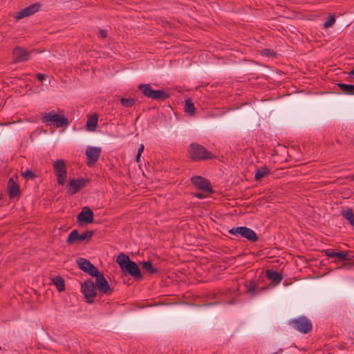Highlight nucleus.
Masks as SVG:
<instances>
[{"instance_id": "obj_1", "label": "nucleus", "mask_w": 354, "mask_h": 354, "mask_svg": "<svg viewBox=\"0 0 354 354\" xmlns=\"http://www.w3.org/2000/svg\"><path fill=\"white\" fill-rule=\"evenodd\" d=\"M122 271L127 272L132 276L135 279L140 280L142 279L140 270L136 263L130 260L129 256L120 253L116 259Z\"/></svg>"}, {"instance_id": "obj_2", "label": "nucleus", "mask_w": 354, "mask_h": 354, "mask_svg": "<svg viewBox=\"0 0 354 354\" xmlns=\"http://www.w3.org/2000/svg\"><path fill=\"white\" fill-rule=\"evenodd\" d=\"M189 158L193 161H203L216 158L210 151L198 143H192L188 149Z\"/></svg>"}, {"instance_id": "obj_3", "label": "nucleus", "mask_w": 354, "mask_h": 354, "mask_svg": "<svg viewBox=\"0 0 354 354\" xmlns=\"http://www.w3.org/2000/svg\"><path fill=\"white\" fill-rule=\"evenodd\" d=\"M138 88L145 97L153 100L165 101L169 97V93L165 90H155L149 84H140Z\"/></svg>"}, {"instance_id": "obj_4", "label": "nucleus", "mask_w": 354, "mask_h": 354, "mask_svg": "<svg viewBox=\"0 0 354 354\" xmlns=\"http://www.w3.org/2000/svg\"><path fill=\"white\" fill-rule=\"evenodd\" d=\"M41 121L46 126H50L53 124L57 127H68L69 124L67 118L57 114L54 111L46 113L42 116Z\"/></svg>"}, {"instance_id": "obj_5", "label": "nucleus", "mask_w": 354, "mask_h": 354, "mask_svg": "<svg viewBox=\"0 0 354 354\" xmlns=\"http://www.w3.org/2000/svg\"><path fill=\"white\" fill-rule=\"evenodd\" d=\"M289 325L301 333H308L313 329V324L309 319L305 316L290 320Z\"/></svg>"}, {"instance_id": "obj_6", "label": "nucleus", "mask_w": 354, "mask_h": 354, "mask_svg": "<svg viewBox=\"0 0 354 354\" xmlns=\"http://www.w3.org/2000/svg\"><path fill=\"white\" fill-rule=\"evenodd\" d=\"M229 233L236 236H240L254 243L259 240L257 234L250 228L245 226L232 227Z\"/></svg>"}, {"instance_id": "obj_7", "label": "nucleus", "mask_w": 354, "mask_h": 354, "mask_svg": "<svg viewBox=\"0 0 354 354\" xmlns=\"http://www.w3.org/2000/svg\"><path fill=\"white\" fill-rule=\"evenodd\" d=\"M53 170L57 177V183L64 185L67 178V167L63 159H58L53 163Z\"/></svg>"}, {"instance_id": "obj_8", "label": "nucleus", "mask_w": 354, "mask_h": 354, "mask_svg": "<svg viewBox=\"0 0 354 354\" xmlns=\"http://www.w3.org/2000/svg\"><path fill=\"white\" fill-rule=\"evenodd\" d=\"M81 291L83 293L86 301L91 304L97 295L95 283L91 279L85 281L81 283Z\"/></svg>"}, {"instance_id": "obj_9", "label": "nucleus", "mask_w": 354, "mask_h": 354, "mask_svg": "<svg viewBox=\"0 0 354 354\" xmlns=\"http://www.w3.org/2000/svg\"><path fill=\"white\" fill-rule=\"evenodd\" d=\"M93 234H94V231H93V230H88V231H86L84 233L80 234L77 230H74L68 236L66 243L70 245V244L73 243L75 241L88 242L91 239Z\"/></svg>"}, {"instance_id": "obj_10", "label": "nucleus", "mask_w": 354, "mask_h": 354, "mask_svg": "<svg viewBox=\"0 0 354 354\" xmlns=\"http://www.w3.org/2000/svg\"><path fill=\"white\" fill-rule=\"evenodd\" d=\"M95 277V286L99 291L105 295H111L113 289L111 288L107 280L104 278L103 273L98 271V274L94 275Z\"/></svg>"}, {"instance_id": "obj_11", "label": "nucleus", "mask_w": 354, "mask_h": 354, "mask_svg": "<svg viewBox=\"0 0 354 354\" xmlns=\"http://www.w3.org/2000/svg\"><path fill=\"white\" fill-rule=\"evenodd\" d=\"M76 263L80 270L88 274L90 276L94 277V275L98 274V269L93 265L89 260L79 257L77 259Z\"/></svg>"}, {"instance_id": "obj_12", "label": "nucleus", "mask_w": 354, "mask_h": 354, "mask_svg": "<svg viewBox=\"0 0 354 354\" xmlns=\"http://www.w3.org/2000/svg\"><path fill=\"white\" fill-rule=\"evenodd\" d=\"M88 181V178H72L69 180L67 185L68 192L70 194H75L84 187Z\"/></svg>"}, {"instance_id": "obj_13", "label": "nucleus", "mask_w": 354, "mask_h": 354, "mask_svg": "<svg viewBox=\"0 0 354 354\" xmlns=\"http://www.w3.org/2000/svg\"><path fill=\"white\" fill-rule=\"evenodd\" d=\"M191 181L198 189L207 193L213 192L210 182L205 178L196 176L192 177Z\"/></svg>"}, {"instance_id": "obj_14", "label": "nucleus", "mask_w": 354, "mask_h": 354, "mask_svg": "<svg viewBox=\"0 0 354 354\" xmlns=\"http://www.w3.org/2000/svg\"><path fill=\"white\" fill-rule=\"evenodd\" d=\"M326 255L330 258H337L341 261H346L351 262L347 263L346 266L348 267H351L353 263H352L353 259H354V252H336L333 251H326Z\"/></svg>"}, {"instance_id": "obj_15", "label": "nucleus", "mask_w": 354, "mask_h": 354, "mask_svg": "<svg viewBox=\"0 0 354 354\" xmlns=\"http://www.w3.org/2000/svg\"><path fill=\"white\" fill-rule=\"evenodd\" d=\"M12 55L15 62H26L30 58V52L19 46L13 48Z\"/></svg>"}, {"instance_id": "obj_16", "label": "nucleus", "mask_w": 354, "mask_h": 354, "mask_svg": "<svg viewBox=\"0 0 354 354\" xmlns=\"http://www.w3.org/2000/svg\"><path fill=\"white\" fill-rule=\"evenodd\" d=\"M40 3H35L30 6H27L23 10L18 12L16 15V18L18 19H23L26 17L31 16L36 13L40 8Z\"/></svg>"}, {"instance_id": "obj_17", "label": "nucleus", "mask_w": 354, "mask_h": 354, "mask_svg": "<svg viewBox=\"0 0 354 354\" xmlns=\"http://www.w3.org/2000/svg\"><path fill=\"white\" fill-rule=\"evenodd\" d=\"M101 150L98 147H88L86 151L87 165L91 166L95 163L100 155Z\"/></svg>"}, {"instance_id": "obj_18", "label": "nucleus", "mask_w": 354, "mask_h": 354, "mask_svg": "<svg viewBox=\"0 0 354 354\" xmlns=\"http://www.w3.org/2000/svg\"><path fill=\"white\" fill-rule=\"evenodd\" d=\"M93 213L88 207H84L81 212L77 215V220L78 223H91L93 221Z\"/></svg>"}, {"instance_id": "obj_19", "label": "nucleus", "mask_w": 354, "mask_h": 354, "mask_svg": "<svg viewBox=\"0 0 354 354\" xmlns=\"http://www.w3.org/2000/svg\"><path fill=\"white\" fill-rule=\"evenodd\" d=\"M8 195L10 198H14L19 196V187L12 178L8 180Z\"/></svg>"}, {"instance_id": "obj_20", "label": "nucleus", "mask_w": 354, "mask_h": 354, "mask_svg": "<svg viewBox=\"0 0 354 354\" xmlns=\"http://www.w3.org/2000/svg\"><path fill=\"white\" fill-rule=\"evenodd\" d=\"M266 277L271 280L274 285L279 284L283 279L281 274L271 270H266Z\"/></svg>"}, {"instance_id": "obj_21", "label": "nucleus", "mask_w": 354, "mask_h": 354, "mask_svg": "<svg viewBox=\"0 0 354 354\" xmlns=\"http://www.w3.org/2000/svg\"><path fill=\"white\" fill-rule=\"evenodd\" d=\"M270 174V170L265 167L257 169L254 174V179L259 180Z\"/></svg>"}, {"instance_id": "obj_22", "label": "nucleus", "mask_w": 354, "mask_h": 354, "mask_svg": "<svg viewBox=\"0 0 354 354\" xmlns=\"http://www.w3.org/2000/svg\"><path fill=\"white\" fill-rule=\"evenodd\" d=\"M53 283L59 292L65 290V283L64 279L60 277H55L53 279Z\"/></svg>"}, {"instance_id": "obj_23", "label": "nucleus", "mask_w": 354, "mask_h": 354, "mask_svg": "<svg viewBox=\"0 0 354 354\" xmlns=\"http://www.w3.org/2000/svg\"><path fill=\"white\" fill-rule=\"evenodd\" d=\"M338 87L346 94L353 95L354 94V85L347 84L344 83H339Z\"/></svg>"}, {"instance_id": "obj_24", "label": "nucleus", "mask_w": 354, "mask_h": 354, "mask_svg": "<svg viewBox=\"0 0 354 354\" xmlns=\"http://www.w3.org/2000/svg\"><path fill=\"white\" fill-rule=\"evenodd\" d=\"M344 217L349 222V223L354 227V213L351 208L342 212Z\"/></svg>"}, {"instance_id": "obj_25", "label": "nucleus", "mask_w": 354, "mask_h": 354, "mask_svg": "<svg viewBox=\"0 0 354 354\" xmlns=\"http://www.w3.org/2000/svg\"><path fill=\"white\" fill-rule=\"evenodd\" d=\"M97 119L95 116L90 117L86 122V127L88 130L93 131L97 127Z\"/></svg>"}, {"instance_id": "obj_26", "label": "nucleus", "mask_w": 354, "mask_h": 354, "mask_svg": "<svg viewBox=\"0 0 354 354\" xmlns=\"http://www.w3.org/2000/svg\"><path fill=\"white\" fill-rule=\"evenodd\" d=\"M185 110L186 113L189 115H193L195 113L194 104L191 100L188 99L185 100Z\"/></svg>"}, {"instance_id": "obj_27", "label": "nucleus", "mask_w": 354, "mask_h": 354, "mask_svg": "<svg viewBox=\"0 0 354 354\" xmlns=\"http://www.w3.org/2000/svg\"><path fill=\"white\" fill-rule=\"evenodd\" d=\"M142 268L150 274H154L158 272V270L153 267L150 261L143 262Z\"/></svg>"}, {"instance_id": "obj_28", "label": "nucleus", "mask_w": 354, "mask_h": 354, "mask_svg": "<svg viewBox=\"0 0 354 354\" xmlns=\"http://www.w3.org/2000/svg\"><path fill=\"white\" fill-rule=\"evenodd\" d=\"M136 100L134 98H124L120 99L121 104L127 108L131 107L134 105Z\"/></svg>"}, {"instance_id": "obj_29", "label": "nucleus", "mask_w": 354, "mask_h": 354, "mask_svg": "<svg viewBox=\"0 0 354 354\" xmlns=\"http://www.w3.org/2000/svg\"><path fill=\"white\" fill-rule=\"evenodd\" d=\"M246 287V292L248 293L252 294V295H255L258 294L260 290H256L255 284L252 281H250L248 283L245 285Z\"/></svg>"}, {"instance_id": "obj_30", "label": "nucleus", "mask_w": 354, "mask_h": 354, "mask_svg": "<svg viewBox=\"0 0 354 354\" xmlns=\"http://www.w3.org/2000/svg\"><path fill=\"white\" fill-rule=\"evenodd\" d=\"M335 17L334 15H330L328 19L324 22V28H328L331 27L335 22Z\"/></svg>"}, {"instance_id": "obj_31", "label": "nucleus", "mask_w": 354, "mask_h": 354, "mask_svg": "<svg viewBox=\"0 0 354 354\" xmlns=\"http://www.w3.org/2000/svg\"><path fill=\"white\" fill-rule=\"evenodd\" d=\"M21 175L25 178H28V179H34L36 178V175L35 174V173H33L32 171L30 170H26V171L24 172H22L21 173Z\"/></svg>"}, {"instance_id": "obj_32", "label": "nucleus", "mask_w": 354, "mask_h": 354, "mask_svg": "<svg viewBox=\"0 0 354 354\" xmlns=\"http://www.w3.org/2000/svg\"><path fill=\"white\" fill-rule=\"evenodd\" d=\"M262 54L266 56H270L274 53L270 49L266 48L262 50Z\"/></svg>"}, {"instance_id": "obj_33", "label": "nucleus", "mask_w": 354, "mask_h": 354, "mask_svg": "<svg viewBox=\"0 0 354 354\" xmlns=\"http://www.w3.org/2000/svg\"><path fill=\"white\" fill-rule=\"evenodd\" d=\"M46 75L41 73H38L37 77L39 81H43L46 78Z\"/></svg>"}, {"instance_id": "obj_34", "label": "nucleus", "mask_w": 354, "mask_h": 354, "mask_svg": "<svg viewBox=\"0 0 354 354\" xmlns=\"http://www.w3.org/2000/svg\"><path fill=\"white\" fill-rule=\"evenodd\" d=\"M99 34L102 38H105L107 36L106 31L104 30H100Z\"/></svg>"}, {"instance_id": "obj_35", "label": "nucleus", "mask_w": 354, "mask_h": 354, "mask_svg": "<svg viewBox=\"0 0 354 354\" xmlns=\"http://www.w3.org/2000/svg\"><path fill=\"white\" fill-rule=\"evenodd\" d=\"M143 151H144V145L141 144L140 145V147H139L138 150V153L142 154Z\"/></svg>"}, {"instance_id": "obj_36", "label": "nucleus", "mask_w": 354, "mask_h": 354, "mask_svg": "<svg viewBox=\"0 0 354 354\" xmlns=\"http://www.w3.org/2000/svg\"><path fill=\"white\" fill-rule=\"evenodd\" d=\"M194 196L198 198H204L205 197V195L201 193L196 194Z\"/></svg>"}, {"instance_id": "obj_37", "label": "nucleus", "mask_w": 354, "mask_h": 354, "mask_svg": "<svg viewBox=\"0 0 354 354\" xmlns=\"http://www.w3.org/2000/svg\"><path fill=\"white\" fill-rule=\"evenodd\" d=\"M140 156H141V154H140V153H137V156H136V161L137 162H140Z\"/></svg>"}, {"instance_id": "obj_38", "label": "nucleus", "mask_w": 354, "mask_h": 354, "mask_svg": "<svg viewBox=\"0 0 354 354\" xmlns=\"http://www.w3.org/2000/svg\"><path fill=\"white\" fill-rule=\"evenodd\" d=\"M348 75L350 77L354 76V68L349 72Z\"/></svg>"}, {"instance_id": "obj_39", "label": "nucleus", "mask_w": 354, "mask_h": 354, "mask_svg": "<svg viewBox=\"0 0 354 354\" xmlns=\"http://www.w3.org/2000/svg\"><path fill=\"white\" fill-rule=\"evenodd\" d=\"M265 289H266V288H265V287H263V288H261V290H265Z\"/></svg>"}, {"instance_id": "obj_40", "label": "nucleus", "mask_w": 354, "mask_h": 354, "mask_svg": "<svg viewBox=\"0 0 354 354\" xmlns=\"http://www.w3.org/2000/svg\"><path fill=\"white\" fill-rule=\"evenodd\" d=\"M327 354H331V353H327Z\"/></svg>"}, {"instance_id": "obj_41", "label": "nucleus", "mask_w": 354, "mask_h": 354, "mask_svg": "<svg viewBox=\"0 0 354 354\" xmlns=\"http://www.w3.org/2000/svg\"><path fill=\"white\" fill-rule=\"evenodd\" d=\"M273 354H276V353H273Z\"/></svg>"}]
</instances>
